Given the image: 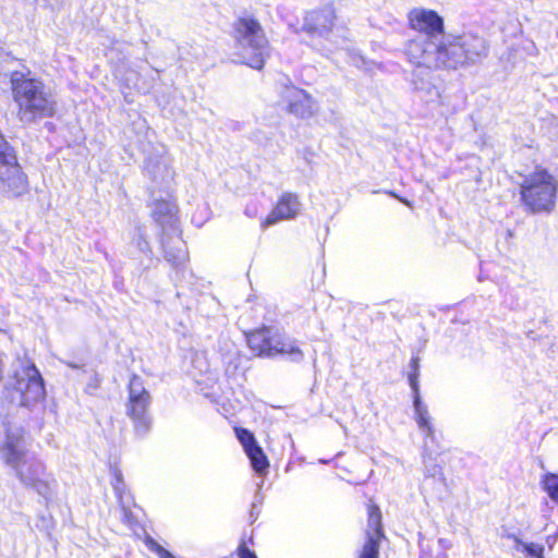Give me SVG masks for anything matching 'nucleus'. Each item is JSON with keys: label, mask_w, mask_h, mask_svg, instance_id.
I'll list each match as a JSON object with an SVG mask.
<instances>
[{"label": "nucleus", "mask_w": 558, "mask_h": 558, "mask_svg": "<svg viewBox=\"0 0 558 558\" xmlns=\"http://www.w3.org/2000/svg\"><path fill=\"white\" fill-rule=\"evenodd\" d=\"M428 40L411 39L405 48L408 60L415 66L432 70H457L487 54L489 45L477 35H453L429 51Z\"/></svg>", "instance_id": "nucleus-1"}, {"label": "nucleus", "mask_w": 558, "mask_h": 558, "mask_svg": "<svg viewBox=\"0 0 558 558\" xmlns=\"http://www.w3.org/2000/svg\"><path fill=\"white\" fill-rule=\"evenodd\" d=\"M10 89L21 120L37 121L56 116L57 101L45 83L31 71L11 72Z\"/></svg>", "instance_id": "nucleus-2"}, {"label": "nucleus", "mask_w": 558, "mask_h": 558, "mask_svg": "<svg viewBox=\"0 0 558 558\" xmlns=\"http://www.w3.org/2000/svg\"><path fill=\"white\" fill-rule=\"evenodd\" d=\"M524 211L530 215H550L557 206L558 179L543 166L524 175L518 189Z\"/></svg>", "instance_id": "nucleus-3"}, {"label": "nucleus", "mask_w": 558, "mask_h": 558, "mask_svg": "<svg viewBox=\"0 0 558 558\" xmlns=\"http://www.w3.org/2000/svg\"><path fill=\"white\" fill-rule=\"evenodd\" d=\"M231 35L240 48L241 63L263 70L269 57V40L260 22L253 15L239 16L232 23Z\"/></svg>", "instance_id": "nucleus-4"}, {"label": "nucleus", "mask_w": 558, "mask_h": 558, "mask_svg": "<svg viewBox=\"0 0 558 558\" xmlns=\"http://www.w3.org/2000/svg\"><path fill=\"white\" fill-rule=\"evenodd\" d=\"M244 338L248 349L257 357L283 356L292 361H300L304 356L295 339L272 331V328L266 325L244 331Z\"/></svg>", "instance_id": "nucleus-5"}, {"label": "nucleus", "mask_w": 558, "mask_h": 558, "mask_svg": "<svg viewBox=\"0 0 558 558\" xmlns=\"http://www.w3.org/2000/svg\"><path fill=\"white\" fill-rule=\"evenodd\" d=\"M8 397L22 407H32L46 398L44 378L36 365L28 361L12 375V381L5 387Z\"/></svg>", "instance_id": "nucleus-6"}, {"label": "nucleus", "mask_w": 558, "mask_h": 558, "mask_svg": "<svg viewBox=\"0 0 558 558\" xmlns=\"http://www.w3.org/2000/svg\"><path fill=\"white\" fill-rule=\"evenodd\" d=\"M0 181L8 197H20L28 191V180L19 163L16 151L1 133Z\"/></svg>", "instance_id": "nucleus-7"}, {"label": "nucleus", "mask_w": 558, "mask_h": 558, "mask_svg": "<svg viewBox=\"0 0 558 558\" xmlns=\"http://www.w3.org/2000/svg\"><path fill=\"white\" fill-rule=\"evenodd\" d=\"M151 397L140 375L133 374L128 384L126 415L133 422L135 430L145 433L151 425L149 407Z\"/></svg>", "instance_id": "nucleus-8"}, {"label": "nucleus", "mask_w": 558, "mask_h": 558, "mask_svg": "<svg viewBox=\"0 0 558 558\" xmlns=\"http://www.w3.org/2000/svg\"><path fill=\"white\" fill-rule=\"evenodd\" d=\"M367 526L364 532V543L356 558H380L381 543L387 538L379 506L369 499L366 504Z\"/></svg>", "instance_id": "nucleus-9"}, {"label": "nucleus", "mask_w": 558, "mask_h": 558, "mask_svg": "<svg viewBox=\"0 0 558 558\" xmlns=\"http://www.w3.org/2000/svg\"><path fill=\"white\" fill-rule=\"evenodd\" d=\"M15 474L25 487L35 490L45 498L51 495L54 478L51 473L47 472V466L41 461H23L22 465L15 470Z\"/></svg>", "instance_id": "nucleus-10"}, {"label": "nucleus", "mask_w": 558, "mask_h": 558, "mask_svg": "<svg viewBox=\"0 0 558 558\" xmlns=\"http://www.w3.org/2000/svg\"><path fill=\"white\" fill-rule=\"evenodd\" d=\"M280 98L288 114L299 119H308L315 113L314 98L305 89L293 84L284 85Z\"/></svg>", "instance_id": "nucleus-11"}, {"label": "nucleus", "mask_w": 558, "mask_h": 558, "mask_svg": "<svg viewBox=\"0 0 558 558\" xmlns=\"http://www.w3.org/2000/svg\"><path fill=\"white\" fill-rule=\"evenodd\" d=\"M409 27L428 38L445 34L444 17L435 10L415 8L408 13Z\"/></svg>", "instance_id": "nucleus-12"}, {"label": "nucleus", "mask_w": 558, "mask_h": 558, "mask_svg": "<svg viewBox=\"0 0 558 558\" xmlns=\"http://www.w3.org/2000/svg\"><path fill=\"white\" fill-rule=\"evenodd\" d=\"M301 210L299 195L292 192L282 193L272 210L260 221V227L266 229L278 221L294 219Z\"/></svg>", "instance_id": "nucleus-13"}, {"label": "nucleus", "mask_w": 558, "mask_h": 558, "mask_svg": "<svg viewBox=\"0 0 558 558\" xmlns=\"http://www.w3.org/2000/svg\"><path fill=\"white\" fill-rule=\"evenodd\" d=\"M25 454L23 434L7 433L1 447L2 461L15 471L27 461Z\"/></svg>", "instance_id": "nucleus-14"}, {"label": "nucleus", "mask_w": 558, "mask_h": 558, "mask_svg": "<svg viewBox=\"0 0 558 558\" xmlns=\"http://www.w3.org/2000/svg\"><path fill=\"white\" fill-rule=\"evenodd\" d=\"M335 21L336 13L331 8L316 9L306 14L303 29L308 34L324 35L333 28Z\"/></svg>", "instance_id": "nucleus-15"}, {"label": "nucleus", "mask_w": 558, "mask_h": 558, "mask_svg": "<svg viewBox=\"0 0 558 558\" xmlns=\"http://www.w3.org/2000/svg\"><path fill=\"white\" fill-rule=\"evenodd\" d=\"M245 453L250 459L252 469L258 475H266L270 464L263 448L259 445H256L253 448H250L247 451H245Z\"/></svg>", "instance_id": "nucleus-16"}, {"label": "nucleus", "mask_w": 558, "mask_h": 558, "mask_svg": "<svg viewBox=\"0 0 558 558\" xmlns=\"http://www.w3.org/2000/svg\"><path fill=\"white\" fill-rule=\"evenodd\" d=\"M410 373H409V384L411 386L414 404L416 408L420 407L421 398H420V389H418V377H420V357L412 356L410 360Z\"/></svg>", "instance_id": "nucleus-17"}, {"label": "nucleus", "mask_w": 558, "mask_h": 558, "mask_svg": "<svg viewBox=\"0 0 558 558\" xmlns=\"http://www.w3.org/2000/svg\"><path fill=\"white\" fill-rule=\"evenodd\" d=\"M542 488L558 505V474L546 473L542 477Z\"/></svg>", "instance_id": "nucleus-18"}, {"label": "nucleus", "mask_w": 558, "mask_h": 558, "mask_svg": "<svg viewBox=\"0 0 558 558\" xmlns=\"http://www.w3.org/2000/svg\"><path fill=\"white\" fill-rule=\"evenodd\" d=\"M234 433L238 440L242 445L244 452L247 451L250 448H253L254 446L258 445L254 434L250 429L236 426L234 427Z\"/></svg>", "instance_id": "nucleus-19"}, {"label": "nucleus", "mask_w": 558, "mask_h": 558, "mask_svg": "<svg viewBox=\"0 0 558 558\" xmlns=\"http://www.w3.org/2000/svg\"><path fill=\"white\" fill-rule=\"evenodd\" d=\"M517 545L522 547L527 558H544V546L535 543H524L515 538Z\"/></svg>", "instance_id": "nucleus-20"}, {"label": "nucleus", "mask_w": 558, "mask_h": 558, "mask_svg": "<svg viewBox=\"0 0 558 558\" xmlns=\"http://www.w3.org/2000/svg\"><path fill=\"white\" fill-rule=\"evenodd\" d=\"M155 207L156 209L153 213V217L156 221H160L161 218L173 215L170 205L165 199L156 201Z\"/></svg>", "instance_id": "nucleus-21"}, {"label": "nucleus", "mask_w": 558, "mask_h": 558, "mask_svg": "<svg viewBox=\"0 0 558 558\" xmlns=\"http://www.w3.org/2000/svg\"><path fill=\"white\" fill-rule=\"evenodd\" d=\"M112 476H113L112 487L118 495H121V493L123 492V487H124L123 475L119 469L113 468Z\"/></svg>", "instance_id": "nucleus-22"}, {"label": "nucleus", "mask_w": 558, "mask_h": 558, "mask_svg": "<svg viewBox=\"0 0 558 558\" xmlns=\"http://www.w3.org/2000/svg\"><path fill=\"white\" fill-rule=\"evenodd\" d=\"M236 554L239 558H257L256 554L251 550L244 542L238 546Z\"/></svg>", "instance_id": "nucleus-23"}, {"label": "nucleus", "mask_w": 558, "mask_h": 558, "mask_svg": "<svg viewBox=\"0 0 558 558\" xmlns=\"http://www.w3.org/2000/svg\"><path fill=\"white\" fill-rule=\"evenodd\" d=\"M417 423H418V425H420L421 427H425V428L430 429L429 418H428V417H427V415H425L424 413H420V414H418Z\"/></svg>", "instance_id": "nucleus-24"}, {"label": "nucleus", "mask_w": 558, "mask_h": 558, "mask_svg": "<svg viewBox=\"0 0 558 558\" xmlns=\"http://www.w3.org/2000/svg\"><path fill=\"white\" fill-rule=\"evenodd\" d=\"M398 199H399L400 202H402L403 204H405L407 206H411V203H410L408 199H405V198H403V197H401V196H400V197H398Z\"/></svg>", "instance_id": "nucleus-25"}, {"label": "nucleus", "mask_w": 558, "mask_h": 558, "mask_svg": "<svg viewBox=\"0 0 558 558\" xmlns=\"http://www.w3.org/2000/svg\"><path fill=\"white\" fill-rule=\"evenodd\" d=\"M387 194H389L390 196H392V197H395V198H397V199H398V197H400V196H399L396 192H393V191H389V192H387Z\"/></svg>", "instance_id": "nucleus-26"}]
</instances>
